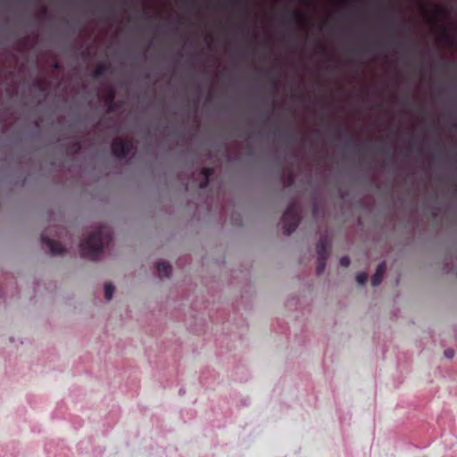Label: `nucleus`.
Masks as SVG:
<instances>
[{
	"mask_svg": "<svg viewBox=\"0 0 457 457\" xmlns=\"http://www.w3.org/2000/svg\"><path fill=\"white\" fill-rule=\"evenodd\" d=\"M386 270V264L385 262H382L381 263L378 264L376 273L371 278L372 286H378L382 282Z\"/></svg>",
	"mask_w": 457,
	"mask_h": 457,
	"instance_id": "obj_6",
	"label": "nucleus"
},
{
	"mask_svg": "<svg viewBox=\"0 0 457 457\" xmlns=\"http://www.w3.org/2000/svg\"><path fill=\"white\" fill-rule=\"evenodd\" d=\"M110 69V63L108 62H102L96 65L95 70L92 71V78L97 79L105 74Z\"/></svg>",
	"mask_w": 457,
	"mask_h": 457,
	"instance_id": "obj_8",
	"label": "nucleus"
},
{
	"mask_svg": "<svg viewBox=\"0 0 457 457\" xmlns=\"http://www.w3.org/2000/svg\"><path fill=\"white\" fill-rule=\"evenodd\" d=\"M328 258L326 257H318V263H317V274L320 275L323 273L326 264H327Z\"/></svg>",
	"mask_w": 457,
	"mask_h": 457,
	"instance_id": "obj_13",
	"label": "nucleus"
},
{
	"mask_svg": "<svg viewBox=\"0 0 457 457\" xmlns=\"http://www.w3.org/2000/svg\"><path fill=\"white\" fill-rule=\"evenodd\" d=\"M320 50H321L322 52H324V51H325V47H324V46H321V45H320Z\"/></svg>",
	"mask_w": 457,
	"mask_h": 457,
	"instance_id": "obj_25",
	"label": "nucleus"
},
{
	"mask_svg": "<svg viewBox=\"0 0 457 457\" xmlns=\"http://www.w3.org/2000/svg\"><path fill=\"white\" fill-rule=\"evenodd\" d=\"M112 238L111 228L108 226H100L80 243L81 256L90 261H96Z\"/></svg>",
	"mask_w": 457,
	"mask_h": 457,
	"instance_id": "obj_1",
	"label": "nucleus"
},
{
	"mask_svg": "<svg viewBox=\"0 0 457 457\" xmlns=\"http://www.w3.org/2000/svg\"><path fill=\"white\" fill-rule=\"evenodd\" d=\"M107 104V112H112L115 111V104L114 102L112 103H106Z\"/></svg>",
	"mask_w": 457,
	"mask_h": 457,
	"instance_id": "obj_20",
	"label": "nucleus"
},
{
	"mask_svg": "<svg viewBox=\"0 0 457 457\" xmlns=\"http://www.w3.org/2000/svg\"><path fill=\"white\" fill-rule=\"evenodd\" d=\"M81 148H82L81 142L79 140H75L69 145L67 152H68V154L74 155V154H79L80 152Z\"/></svg>",
	"mask_w": 457,
	"mask_h": 457,
	"instance_id": "obj_10",
	"label": "nucleus"
},
{
	"mask_svg": "<svg viewBox=\"0 0 457 457\" xmlns=\"http://www.w3.org/2000/svg\"><path fill=\"white\" fill-rule=\"evenodd\" d=\"M367 279H368V276L364 272L359 273L356 276V280H357L358 284H360V285L365 284Z\"/></svg>",
	"mask_w": 457,
	"mask_h": 457,
	"instance_id": "obj_15",
	"label": "nucleus"
},
{
	"mask_svg": "<svg viewBox=\"0 0 457 457\" xmlns=\"http://www.w3.org/2000/svg\"><path fill=\"white\" fill-rule=\"evenodd\" d=\"M340 265L346 268L350 265V258L348 256H343L340 258Z\"/></svg>",
	"mask_w": 457,
	"mask_h": 457,
	"instance_id": "obj_17",
	"label": "nucleus"
},
{
	"mask_svg": "<svg viewBox=\"0 0 457 457\" xmlns=\"http://www.w3.org/2000/svg\"><path fill=\"white\" fill-rule=\"evenodd\" d=\"M233 4L235 7L240 9L241 11H243L246 15L248 14L249 12V10H248V2L245 1V0H234L233 1Z\"/></svg>",
	"mask_w": 457,
	"mask_h": 457,
	"instance_id": "obj_11",
	"label": "nucleus"
},
{
	"mask_svg": "<svg viewBox=\"0 0 457 457\" xmlns=\"http://www.w3.org/2000/svg\"><path fill=\"white\" fill-rule=\"evenodd\" d=\"M54 68H55V69H58V68H59V63H58V62H55V63H54Z\"/></svg>",
	"mask_w": 457,
	"mask_h": 457,
	"instance_id": "obj_26",
	"label": "nucleus"
},
{
	"mask_svg": "<svg viewBox=\"0 0 457 457\" xmlns=\"http://www.w3.org/2000/svg\"><path fill=\"white\" fill-rule=\"evenodd\" d=\"M330 246V238L325 235L320 237L317 244L318 257H328V248Z\"/></svg>",
	"mask_w": 457,
	"mask_h": 457,
	"instance_id": "obj_5",
	"label": "nucleus"
},
{
	"mask_svg": "<svg viewBox=\"0 0 457 457\" xmlns=\"http://www.w3.org/2000/svg\"><path fill=\"white\" fill-rule=\"evenodd\" d=\"M114 293V286L112 283H106L104 285V296L106 300L110 301L112 298Z\"/></svg>",
	"mask_w": 457,
	"mask_h": 457,
	"instance_id": "obj_12",
	"label": "nucleus"
},
{
	"mask_svg": "<svg viewBox=\"0 0 457 457\" xmlns=\"http://www.w3.org/2000/svg\"><path fill=\"white\" fill-rule=\"evenodd\" d=\"M436 11H437V13H438L440 16H442V17H447V16H448V12H447V11H446L445 8H441V7L439 8V7H438V8L436 9Z\"/></svg>",
	"mask_w": 457,
	"mask_h": 457,
	"instance_id": "obj_19",
	"label": "nucleus"
},
{
	"mask_svg": "<svg viewBox=\"0 0 457 457\" xmlns=\"http://www.w3.org/2000/svg\"><path fill=\"white\" fill-rule=\"evenodd\" d=\"M293 15H294L295 21H297L299 23L305 21V15L301 12L295 11V12H294Z\"/></svg>",
	"mask_w": 457,
	"mask_h": 457,
	"instance_id": "obj_16",
	"label": "nucleus"
},
{
	"mask_svg": "<svg viewBox=\"0 0 457 457\" xmlns=\"http://www.w3.org/2000/svg\"><path fill=\"white\" fill-rule=\"evenodd\" d=\"M213 173L214 170L212 168H203L200 170V175L203 177V179L198 185L199 188L204 189L208 187L210 178L213 175Z\"/></svg>",
	"mask_w": 457,
	"mask_h": 457,
	"instance_id": "obj_7",
	"label": "nucleus"
},
{
	"mask_svg": "<svg viewBox=\"0 0 457 457\" xmlns=\"http://www.w3.org/2000/svg\"><path fill=\"white\" fill-rule=\"evenodd\" d=\"M159 277H170L171 274V265L168 262H160L156 265Z\"/></svg>",
	"mask_w": 457,
	"mask_h": 457,
	"instance_id": "obj_9",
	"label": "nucleus"
},
{
	"mask_svg": "<svg viewBox=\"0 0 457 457\" xmlns=\"http://www.w3.org/2000/svg\"><path fill=\"white\" fill-rule=\"evenodd\" d=\"M294 183V176L292 173H289L287 179V186H291Z\"/></svg>",
	"mask_w": 457,
	"mask_h": 457,
	"instance_id": "obj_22",
	"label": "nucleus"
},
{
	"mask_svg": "<svg viewBox=\"0 0 457 457\" xmlns=\"http://www.w3.org/2000/svg\"><path fill=\"white\" fill-rule=\"evenodd\" d=\"M42 242L48 247L51 254L53 255L62 254L64 253V247L57 241L42 236Z\"/></svg>",
	"mask_w": 457,
	"mask_h": 457,
	"instance_id": "obj_4",
	"label": "nucleus"
},
{
	"mask_svg": "<svg viewBox=\"0 0 457 457\" xmlns=\"http://www.w3.org/2000/svg\"><path fill=\"white\" fill-rule=\"evenodd\" d=\"M115 99V91L112 88H109L107 90V95L105 97V103H112Z\"/></svg>",
	"mask_w": 457,
	"mask_h": 457,
	"instance_id": "obj_14",
	"label": "nucleus"
},
{
	"mask_svg": "<svg viewBox=\"0 0 457 457\" xmlns=\"http://www.w3.org/2000/svg\"><path fill=\"white\" fill-rule=\"evenodd\" d=\"M289 137H290L291 140H295L296 139L295 135H291Z\"/></svg>",
	"mask_w": 457,
	"mask_h": 457,
	"instance_id": "obj_24",
	"label": "nucleus"
},
{
	"mask_svg": "<svg viewBox=\"0 0 457 457\" xmlns=\"http://www.w3.org/2000/svg\"><path fill=\"white\" fill-rule=\"evenodd\" d=\"M442 33L444 35V37L447 39H449L451 41V43L453 42V40L450 39V37H449V34H448V30H447V28L446 27H442Z\"/></svg>",
	"mask_w": 457,
	"mask_h": 457,
	"instance_id": "obj_21",
	"label": "nucleus"
},
{
	"mask_svg": "<svg viewBox=\"0 0 457 457\" xmlns=\"http://www.w3.org/2000/svg\"><path fill=\"white\" fill-rule=\"evenodd\" d=\"M205 38H206V40H207L209 43H211V42L212 41V35H210V34H209V35H207Z\"/></svg>",
	"mask_w": 457,
	"mask_h": 457,
	"instance_id": "obj_23",
	"label": "nucleus"
},
{
	"mask_svg": "<svg viewBox=\"0 0 457 457\" xmlns=\"http://www.w3.org/2000/svg\"><path fill=\"white\" fill-rule=\"evenodd\" d=\"M301 220L300 207L297 202L293 201L287 206L282 216L283 231L286 235H291L298 227Z\"/></svg>",
	"mask_w": 457,
	"mask_h": 457,
	"instance_id": "obj_2",
	"label": "nucleus"
},
{
	"mask_svg": "<svg viewBox=\"0 0 457 457\" xmlns=\"http://www.w3.org/2000/svg\"><path fill=\"white\" fill-rule=\"evenodd\" d=\"M444 354L446 358L452 359L454 355V351L453 349H446L445 350Z\"/></svg>",
	"mask_w": 457,
	"mask_h": 457,
	"instance_id": "obj_18",
	"label": "nucleus"
},
{
	"mask_svg": "<svg viewBox=\"0 0 457 457\" xmlns=\"http://www.w3.org/2000/svg\"><path fill=\"white\" fill-rule=\"evenodd\" d=\"M111 149L115 157L126 158L134 149V144L131 140H123L122 138L116 137L112 141Z\"/></svg>",
	"mask_w": 457,
	"mask_h": 457,
	"instance_id": "obj_3",
	"label": "nucleus"
}]
</instances>
